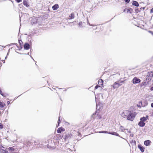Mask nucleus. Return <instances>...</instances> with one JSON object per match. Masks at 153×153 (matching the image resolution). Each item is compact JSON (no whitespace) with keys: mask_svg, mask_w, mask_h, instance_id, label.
<instances>
[{"mask_svg":"<svg viewBox=\"0 0 153 153\" xmlns=\"http://www.w3.org/2000/svg\"><path fill=\"white\" fill-rule=\"evenodd\" d=\"M150 12L151 13H153V8H152L151 10L150 11Z\"/></svg>","mask_w":153,"mask_h":153,"instance_id":"e433bc0d","label":"nucleus"},{"mask_svg":"<svg viewBox=\"0 0 153 153\" xmlns=\"http://www.w3.org/2000/svg\"><path fill=\"white\" fill-rule=\"evenodd\" d=\"M98 87H99V85H97L95 87V89H97Z\"/></svg>","mask_w":153,"mask_h":153,"instance_id":"473e14b6","label":"nucleus"},{"mask_svg":"<svg viewBox=\"0 0 153 153\" xmlns=\"http://www.w3.org/2000/svg\"><path fill=\"white\" fill-rule=\"evenodd\" d=\"M70 137V135L69 134H67L64 136V138L66 140V139L69 138Z\"/></svg>","mask_w":153,"mask_h":153,"instance_id":"aec40b11","label":"nucleus"},{"mask_svg":"<svg viewBox=\"0 0 153 153\" xmlns=\"http://www.w3.org/2000/svg\"><path fill=\"white\" fill-rule=\"evenodd\" d=\"M60 122H61V121L60 120V117L59 116V119H58V125L57 126V127H58V126H59V123H60Z\"/></svg>","mask_w":153,"mask_h":153,"instance_id":"cd10ccee","label":"nucleus"},{"mask_svg":"<svg viewBox=\"0 0 153 153\" xmlns=\"http://www.w3.org/2000/svg\"><path fill=\"white\" fill-rule=\"evenodd\" d=\"M148 118V116H147L146 117H142L140 119V120L142 122H144L145 121H146Z\"/></svg>","mask_w":153,"mask_h":153,"instance_id":"2eb2a0df","label":"nucleus"},{"mask_svg":"<svg viewBox=\"0 0 153 153\" xmlns=\"http://www.w3.org/2000/svg\"><path fill=\"white\" fill-rule=\"evenodd\" d=\"M74 13H71L70 15L69 16L68 19H74Z\"/></svg>","mask_w":153,"mask_h":153,"instance_id":"f3484780","label":"nucleus"},{"mask_svg":"<svg viewBox=\"0 0 153 153\" xmlns=\"http://www.w3.org/2000/svg\"><path fill=\"white\" fill-rule=\"evenodd\" d=\"M82 22H79V26L80 27L81 25H82Z\"/></svg>","mask_w":153,"mask_h":153,"instance_id":"2f4dec72","label":"nucleus"},{"mask_svg":"<svg viewBox=\"0 0 153 153\" xmlns=\"http://www.w3.org/2000/svg\"><path fill=\"white\" fill-rule=\"evenodd\" d=\"M3 128V126L1 123H0V129H1Z\"/></svg>","mask_w":153,"mask_h":153,"instance_id":"c85d7f7f","label":"nucleus"},{"mask_svg":"<svg viewBox=\"0 0 153 153\" xmlns=\"http://www.w3.org/2000/svg\"><path fill=\"white\" fill-rule=\"evenodd\" d=\"M99 133H109V132H108L107 131H99Z\"/></svg>","mask_w":153,"mask_h":153,"instance_id":"bb28decb","label":"nucleus"},{"mask_svg":"<svg viewBox=\"0 0 153 153\" xmlns=\"http://www.w3.org/2000/svg\"><path fill=\"white\" fill-rule=\"evenodd\" d=\"M138 148L140 149V150L142 152H144V151L145 148L143 146L140 145H138Z\"/></svg>","mask_w":153,"mask_h":153,"instance_id":"ddd939ff","label":"nucleus"},{"mask_svg":"<svg viewBox=\"0 0 153 153\" xmlns=\"http://www.w3.org/2000/svg\"><path fill=\"white\" fill-rule=\"evenodd\" d=\"M10 153H19L18 152H10Z\"/></svg>","mask_w":153,"mask_h":153,"instance_id":"c03bdc74","label":"nucleus"},{"mask_svg":"<svg viewBox=\"0 0 153 153\" xmlns=\"http://www.w3.org/2000/svg\"><path fill=\"white\" fill-rule=\"evenodd\" d=\"M151 141L149 140H147L144 142V144L146 146H148L151 145Z\"/></svg>","mask_w":153,"mask_h":153,"instance_id":"6e6552de","label":"nucleus"},{"mask_svg":"<svg viewBox=\"0 0 153 153\" xmlns=\"http://www.w3.org/2000/svg\"><path fill=\"white\" fill-rule=\"evenodd\" d=\"M124 11L125 12H126L127 13H128V12H129L130 13H131V12L130 11V10L128 9H125L124 10Z\"/></svg>","mask_w":153,"mask_h":153,"instance_id":"a878e982","label":"nucleus"},{"mask_svg":"<svg viewBox=\"0 0 153 153\" xmlns=\"http://www.w3.org/2000/svg\"><path fill=\"white\" fill-rule=\"evenodd\" d=\"M24 49L28 50L30 48V45L27 43H25L24 46Z\"/></svg>","mask_w":153,"mask_h":153,"instance_id":"f8f14e48","label":"nucleus"},{"mask_svg":"<svg viewBox=\"0 0 153 153\" xmlns=\"http://www.w3.org/2000/svg\"><path fill=\"white\" fill-rule=\"evenodd\" d=\"M150 90H151V91H153V86L151 88Z\"/></svg>","mask_w":153,"mask_h":153,"instance_id":"4c0bfd02","label":"nucleus"},{"mask_svg":"<svg viewBox=\"0 0 153 153\" xmlns=\"http://www.w3.org/2000/svg\"><path fill=\"white\" fill-rule=\"evenodd\" d=\"M0 94L2 95V96H4L3 94L2 93V92L1 91H0Z\"/></svg>","mask_w":153,"mask_h":153,"instance_id":"72a5a7b5","label":"nucleus"},{"mask_svg":"<svg viewBox=\"0 0 153 153\" xmlns=\"http://www.w3.org/2000/svg\"><path fill=\"white\" fill-rule=\"evenodd\" d=\"M6 58H7V57H5V59H6Z\"/></svg>","mask_w":153,"mask_h":153,"instance_id":"49530a36","label":"nucleus"},{"mask_svg":"<svg viewBox=\"0 0 153 153\" xmlns=\"http://www.w3.org/2000/svg\"><path fill=\"white\" fill-rule=\"evenodd\" d=\"M10 103V102L9 101H8L7 102V103L8 105H9Z\"/></svg>","mask_w":153,"mask_h":153,"instance_id":"79ce46f5","label":"nucleus"},{"mask_svg":"<svg viewBox=\"0 0 153 153\" xmlns=\"http://www.w3.org/2000/svg\"><path fill=\"white\" fill-rule=\"evenodd\" d=\"M92 116L94 118L96 119H99L101 118V115L97 112L94 113Z\"/></svg>","mask_w":153,"mask_h":153,"instance_id":"7ed1b4c3","label":"nucleus"},{"mask_svg":"<svg viewBox=\"0 0 153 153\" xmlns=\"http://www.w3.org/2000/svg\"><path fill=\"white\" fill-rule=\"evenodd\" d=\"M23 3L24 5L26 7H28L29 6V5L28 4L27 2L26 1L24 0Z\"/></svg>","mask_w":153,"mask_h":153,"instance_id":"5701e85b","label":"nucleus"},{"mask_svg":"<svg viewBox=\"0 0 153 153\" xmlns=\"http://www.w3.org/2000/svg\"><path fill=\"white\" fill-rule=\"evenodd\" d=\"M31 58L33 59L32 58V57H31Z\"/></svg>","mask_w":153,"mask_h":153,"instance_id":"09e8293b","label":"nucleus"},{"mask_svg":"<svg viewBox=\"0 0 153 153\" xmlns=\"http://www.w3.org/2000/svg\"><path fill=\"white\" fill-rule=\"evenodd\" d=\"M28 54L29 55V53H28Z\"/></svg>","mask_w":153,"mask_h":153,"instance_id":"de8ad7c7","label":"nucleus"},{"mask_svg":"<svg viewBox=\"0 0 153 153\" xmlns=\"http://www.w3.org/2000/svg\"><path fill=\"white\" fill-rule=\"evenodd\" d=\"M88 24L90 26H95V25H92V24H90L88 22Z\"/></svg>","mask_w":153,"mask_h":153,"instance_id":"c756f323","label":"nucleus"},{"mask_svg":"<svg viewBox=\"0 0 153 153\" xmlns=\"http://www.w3.org/2000/svg\"><path fill=\"white\" fill-rule=\"evenodd\" d=\"M147 85V83L146 82H143L140 84L141 87H146Z\"/></svg>","mask_w":153,"mask_h":153,"instance_id":"6ab92c4d","label":"nucleus"},{"mask_svg":"<svg viewBox=\"0 0 153 153\" xmlns=\"http://www.w3.org/2000/svg\"><path fill=\"white\" fill-rule=\"evenodd\" d=\"M21 42H22V41L21 40H19V43L21 45Z\"/></svg>","mask_w":153,"mask_h":153,"instance_id":"ea45409f","label":"nucleus"},{"mask_svg":"<svg viewBox=\"0 0 153 153\" xmlns=\"http://www.w3.org/2000/svg\"><path fill=\"white\" fill-rule=\"evenodd\" d=\"M0 151L1 153H8V152L6 150L3 149H0Z\"/></svg>","mask_w":153,"mask_h":153,"instance_id":"b1692460","label":"nucleus"},{"mask_svg":"<svg viewBox=\"0 0 153 153\" xmlns=\"http://www.w3.org/2000/svg\"><path fill=\"white\" fill-rule=\"evenodd\" d=\"M5 104L3 102L0 101V108H3L4 106H5Z\"/></svg>","mask_w":153,"mask_h":153,"instance_id":"4be33fe9","label":"nucleus"},{"mask_svg":"<svg viewBox=\"0 0 153 153\" xmlns=\"http://www.w3.org/2000/svg\"><path fill=\"white\" fill-rule=\"evenodd\" d=\"M22 0H16V1H17V2H18V3H19V2H20V1H22Z\"/></svg>","mask_w":153,"mask_h":153,"instance_id":"f704fd0d","label":"nucleus"},{"mask_svg":"<svg viewBox=\"0 0 153 153\" xmlns=\"http://www.w3.org/2000/svg\"><path fill=\"white\" fill-rule=\"evenodd\" d=\"M135 115V113L128 110L124 111L122 114L123 117L131 121L133 120Z\"/></svg>","mask_w":153,"mask_h":153,"instance_id":"f257e3e1","label":"nucleus"},{"mask_svg":"<svg viewBox=\"0 0 153 153\" xmlns=\"http://www.w3.org/2000/svg\"><path fill=\"white\" fill-rule=\"evenodd\" d=\"M121 85L119 83H117V82H115L114 84L111 86L113 87L114 89L118 88Z\"/></svg>","mask_w":153,"mask_h":153,"instance_id":"0eeeda50","label":"nucleus"},{"mask_svg":"<svg viewBox=\"0 0 153 153\" xmlns=\"http://www.w3.org/2000/svg\"><path fill=\"white\" fill-rule=\"evenodd\" d=\"M96 97H97V100L98 101H99V100L103 99V97L102 94H97L95 97V100H96Z\"/></svg>","mask_w":153,"mask_h":153,"instance_id":"423d86ee","label":"nucleus"},{"mask_svg":"<svg viewBox=\"0 0 153 153\" xmlns=\"http://www.w3.org/2000/svg\"><path fill=\"white\" fill-rule=\"evenodd\" d=\"M59 7L58 4H56L54 5L53 6L52 9L54 10H57Z\"/></svg>","mask_w":153,"mask_h":153,"instance_id":"9d476101","label":"nucleus"},{"mask_svg":"<svg viewBox=\"0 0 153 153\" xmlns=\"http://www.w3.org/2000/svg\"><path fill=\"white\" fill-rule=\"evenodd\" d=\"M103 81L102 79H100L98 81V85H99V87H100L101 86L103 85Z\"/></svg>","mask_w":153,"mask_h":153,"instance_id":"9b49d317","label":"nucleus"},{"mask_svg":"<svg viewBox=\"0 0 153 153\" xmlns=\"http://www.w3.org/2000/svg\"><path fill=\"white\" fill-rule=\"evenodd\" d=\"M132 4L133 5H134L137 7H138L139 6L138 2L136 1H133Z\"/></svg>","mask_w":153,"mask_h":153,"instance_id":"412c9836","label":"nucleus"},{"mask_svg":"<svg viewBox=\"0 0 153 153\" xmlns=\"http://www.w3.org/2000/svg\"><path fill=\"white\" fill-rule=\"evenodd\" d=\"M151 106L153 108V103H152L151 104Z\"/></svg>","mask_w":153,"mask_h":153,"instance_id":"58836bf2","label":"nucleus"},{"mask_svg":"<svg viewBox=\"0 0 153 153\" xmlns=\"http://www.w3.org/2000/svg\"><path fill=\"white\" fill-rule=\"evenodd\" d=\"M131 135V136L132 137H133V135Z\"/></svg>","mask_w":153,"mask_h":153,"instance_id":"a18cd8bd","label":"nucleus"},{"mask_svg":"<svg viewBox=\"0 0 153 153\" xmlns=\"http://www.w3.org/2000/svg\"><path fill=\"white\" fill-rule=\"evenodd\" d=\"M150 78V79H151V78L153 76V73L152 72H151L148 73V75H147Z\"/></svg>","mask_w":153,"mask_h":153,"instance_id":"dca6fc26","label":"nucleus"},{"mask_svg":"<svg viewBox=\"0 0 153 153\" xmlns=\"http://www.w3.org/2000/svg\"><path fill=\"white\" fill-rule=\"evenodd\" d=\"M119 129L120 131L123 132H124V131L125 130V129L122 126H120Z\"/></svg>","mask_w":153,"mask_h":153,"instance_id":"393cba45","label":"nucleus"},{"mask_svg":"<svg viewBox=\"0 0 153 153\" xmlns=\"http://www.w3.org/2000/svg\"><path fill=\"white\" fill-rule=\"evenodd\" d=\"M138 124L140 127H143L145 125V123L144 122L140 120V121L139 123Z\"/></svg>","mask_w":153,"mask_h":153,"instance_id":"4468645a","label":"nucleus"},{"mask_svg":"<svg viewBox=\"0 0 153 153\" xmlns=\"http://www.w3.org/2000/svg\"><path fill=\"white\" fill-rule=\"evenodd\" d=\"M97 98V97H96V109L98 110H100L102 108L103 105L100 101H98Z\"/></svg>","mask_w":153,"mask_h":153,"instance_id":"f03ea898","label":"nucleus"},{"mask_svg":"<svg viewBox=\"0 0 153 153\" xmlns=\"http://www.w3.org/2000/svg\"><path fill=\"white\" fill-rule=\"evenodd\" d=\"M33 23H37V22L36 21V22H33Z\"/></svg>","mask_w":153,"mask_h":153,"instance_id":"37998d69","label":"nucleus"},{"mask_svg":"<svg viewBox=\"0 0 153 153\" xmlns=\"http://www.w3.org/2000/svg\"><path fill=\"white\" fill-rule=\"evenodd\" d=\"M126 3H128L130 1V0H124Z\"/></svg>","mask_w":153,"mask_h":153,"instance_id":"7c9ffc66","label":"nucleus"},{"mask_svg":"<svg viewBox=\"0 0 153 153\" xmlns=\"http://www.w3.org/2000/svg\"><path fill=\"white\" fill-rule=\"evenodd\" d=\"M7 149L10 153V152H13L17 151L18 150V148L16 146H14L8 148Z\"/></svg>","mask_w":153,"mask_h":153,"instance_id":"20e7f679","label":"nucleus"},{"mask_svg":"<svg viewBox=\"0 0 153 153\" xmlns=\"http://www.w3.org/2000/svg\"><path fill=\"white\" fill-rule=\"evenodd\" d=\"M108 134H111L112 135H115L116 136H119V134L118 133H117L116 132H109Z\"/></svg>","mask_w":153,"mask_h":153,"instance_id":"a211bd4d","label":"nucleus"},{"mask_svg":"<svg viewBox=\"0 0 153 153\" xmlns=\"http://www.w3.org/2000/svg\"><path fill=\"white\" fill-rule=\"evenodd\" d=\"M65 131V129L62 127H60L58 128L57 130V132L58 133H60L62 131Z\"/></svg>","mask_w":153,"mask_h":153,"instance_id":"1a4fd4ad","label":"nucleus"},{"mask_svg":"<svg viewBox=\"0 0 153 153\" xmlns=\"http://www.w3.org/2000/svg\"><path fill=\"white\" fill-rule=\"evenodd\" d=\"M149 32L153 35V32L151 31H149Z\"/></svg>","mask_w":153,"mask_h":153,"instance_id":"a19ab883","label":"nucleus"},{"mask_svg":"<svg viewBox=\"0 0 153 153\" xmlns=\"http://www.w3.org/2000/svg\"><path fill=\"white\" fill-rule=\"evenodd\" d=\"M0 147L1 148H4V149H5V148L4 147V146H2L1 145V146L0 145Z\"/></svg>","mask_w":153,"mask_h":153,"instance_id":"c9c22d12","label":"nucleus"},{"mask_svg":"<svg viewBox=\"0 0 153 153\" xmlns=\"http://www.w3.org/2000/svg\"><path fill=\"white\" fill-rule=\"evenodd\" d=\"M140 82L141 80L137 77H134L132 80V82L134 84H138Z\"/></svg>","mask_w":153,"mask_h":153,"instance_id":"39448f33","label":"nucleus"}]
</instances>
